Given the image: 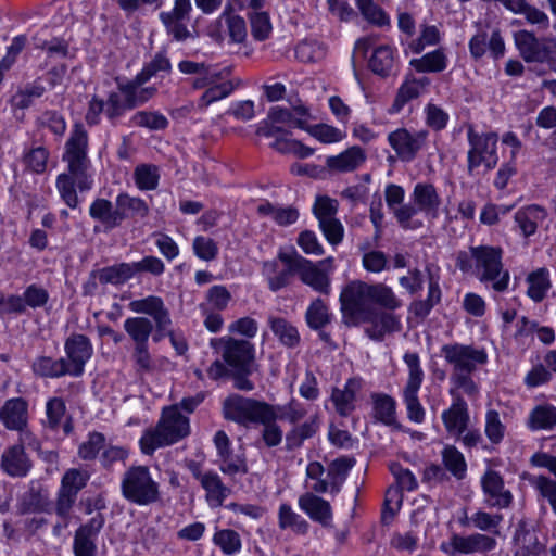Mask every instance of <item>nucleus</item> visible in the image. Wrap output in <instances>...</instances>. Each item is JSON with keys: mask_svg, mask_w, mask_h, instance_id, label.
I'll return each mask as SVG.
<instances>
[{"mask_svg": "<svg viewBox=\"0 0 556 556\" xmlns=\"http://www.w3.org/2000/svg\"><path fill=\"white\" fill-rule=\"evenodd\" d=\"M235 90L232 81L217 84V81L208 87L200 97L198 108L203 110L215 101L228 97Z\"/></svg>", "mask_w": 556, "mask_h": 556, "instance_id": "nucleus-55", "label": "nucleus"}, {"mask_svg": "<svg viewBox=\"0 0 556 556\" xmlns=\"http://www.w3.org/2000/svg\"><path fill=\"white\" fill-rule=\"evenodd\" d=\"M222 31L229 38L230 42L242 43L247 38L245 21L236 14L223 13L218 20Z\"/></svg>", "mask_w": 556, "mask_h": 556, "instance_id": "nucleus-42", "label": "nucleus"}, {"mask_svg": "<svg viewBox=\"0 0 556 556\" xmlns=\"http://www.w3.org/2000/svg\"><path fill=\"white\" fill-rule=\"evenodd\" d=\"M278 258L285 264L282 270H278L276 261H267L263 263L262 274L266 277L268 288L273 292H277L291 283L292 277L296 276V252L279 253Z\"/></svg>", "mask_w": 556, "mask_h": 556, "instance_id": "nucleus-18", "label": "nucleus"}, {"mask_svg": "<svg viewBox=\"0 0 556 556\" xmlns=\"http://www.w3.org/2000/svg\"><path fill=\"white\" fill-rule=\"evenodd\" d=\"M514 556H540L545 546L539 541L538 533L519 523L514 534Z\"/></svg>", "mask_w": 556, "mask_h": 556, "instance_id": "nucleus-28", "label": "nucleus"}, {"mask_svg": "<svg viewBox=\"0 0 556 556\" xmlns=\"http://www.w3.org/2000/svg\"><path fill=\"white\" fill-rule=\"evenodd\" d=\"M502 258L503 250L500 247H470L468 251L458 252L456 267L464 274H472L481 282H491L496 292H504L508 288L510 276L504 268Z\"/></svg>", "mask_w": 556, "mask_h": 556, "instance_id": "nucleus-3", "label": "nucleus"}, {"mask_svg": "<svg viewBox=\"0 0 556 556\" xmlns=\"http://www.w3.org/2000/svg\"><path fill=\"white\" fill-rule=\"evenodd\" d=\"M147 81H138L137 75L126 83L118 84V90L123 96H129L130 106L137 108L152 99L157 89L154 86L142 87Z\"/></svg>", "mask_w": 556, "mask_h": 556, "instance_id": "nucleus-35", "label": "nucleus"}, {"mask_svg": "<svg viewBox=\"0 0 556 556\" xmlns=\"http://www.w3.org/2000/svg\"><path fill=\"white\" fill-rule=\"evenodd\" d=\"M450 544L454 552L463 554L488 553L496 547V540L482 533H472L467 536L455 534Z\"/></svg>", "mask_w": 556, "mask_h": 556, "instance_id": "nucleus-25", "label": "nucleus"}, {"mask_svg": "<svg viewBox=\"0 0 556 556\" xmlns=\"http://www.w3.org/2000/svg\"><path fill=\"white\" fill-rule=\"evenodd\" d=\"M223 414L227 420L239 425L266 422L277 419V412L274 405L239 394L227 396L223 403Z\"/></svg>", "mask_w": 556, "mask_h": 556, "instance_id": "nucleus-7", "label": "nucleus"}, {"mask_svg": "<svg viewBox=\"0 0 556 556\" xmlns=\"http://www.w3.org/2000/svg\"><path fill=\"white\" fill-rule=\"evenodd\" d=\"M469 420L468 406L462 395L455 396L450 408L442 413L446 431L458 439L467 430Z\"/></svg>", "mask_w": 556, "mask_h": 556, "instance_id": "nucleus-24", "label": "nucleus"}, {"mask_svg": "<svg viewBox=\"0 0 556 556\" xmlns=\"http://www.w3.org/2000/svg\"><path fill=\"white\" fill-rule=\"evenodd\" d=\"M172 71V63L166 55V52H157L153 59L148 62L143 68L137 74V80L149 81L151 78L157 76L160 73H169Z\"/></svg>", "mask_w": 556, "mask_h": 556, "instance_id": "nucleus-51", "label": "nucleus"}, {"mask_svg": "<svg viewBox=\"0 0 556 556\" xmlns=\"http://www.w3.org/2000/svg\"><path fill=\"white\" fill-rule=\"evenodd\" d=\"M135 181L141 190H153L159 184L157 167L153 165L142 164L136 167Z\"/></svg>", "mask_w": 556, "mask_h": 556, "instance_id": "nucleus-59", "label": "nucleus"}, {"mask_svg": "<svg viewBox=\"0 0 556 556\" xmlns=\"http://www.w3.org/2000/svg\"><path fill=\"white\" fill-rule=\"evenodd\" d=\"M131 122L135 126L150 130H163L168 126V119L159 112L139 111L134 114Z\"/></svg>", "mask_w": 556, "mask_h": 556, "instance_id": "nucleus-54", "label": "nucleus"}, {"mask_svg": "<svg viewBox=\"0 0 556 556\" xmlns=\"http://www.w3.org/2000/svg\"><path fill=\"white\" fill-rule=\"evenodd\" d=\"M363 380L358 377L350 378L343 389L334 388L331 401L336 412L342 416H349L355 409L356 393L362 389Z\"/></svg>", "mask_w": 556, "mask_h": 556, "instance_id": "nucleus-26", "label": "nucleus"}, {"mask_svg": "<svg viewBox=\"0 0 556 556\" xmlns=\"http://www.w3.org/2000/svg\"><path fill=\"white\" fill-rule=\"evenodd\" d=\"M354 464L355 459L348 456L339 457L330 463L328 466L327 477L329 479L332 493H338L341 490V486Z\"/></svg>", "mask_w": 556, "mask_h": 556, "instance_id": "nucleus-45", "label": "nucleus"}, {"mask_svg": "<svg viewBox=\"0 0 556 556\" xmlns=\"http://www.w3.org/2000/svg\"><path fill=\"white\" fill-rule=\"evenodd\" d=\"M0 421L5 429L17 431L21 442L37 445L34 433L28 429V403L23 397L7 400L0 408Z\"/></svg>", "mask_w": 556, "mask_h": 556, "instance_id": "nucleus-13", "label": "nucleus"}, {"mask_svg": "<svg viewBox=\"0 0 556 556\" xmlns=\"http://www.w3.org/2000/svg\"><path fill=\"white\" fill-rule=\"evenodd\" d=\"M501 4L515 14H522L529 24L546 29L549 18L545 12L531 5L527 0H502Z\"/></svg>", "mask_w": 556, "mask_h": 556, "instance_id": "nucleus-32", "label": "nucleus"}, {"mask_svg": "<svg viewBox=\"0 0 556 556\" xmlns=\"http://www.w3.org/2000/svg\"><path fill=\"white\" fill-rule=\"evenodd\" d=\"M296 276L305 286L315 292L328 295L331 290L329 269H324L315 262L296 253Z\"/></svg>", "mask_w": 556, "mask_h": 556, "instance_id": "nucleus-20", "label": "nucleus"}, {"mask_svg": "<svg viewBox=\"0 0 556 556\" xmlns=\"http://www.w3.org/2000/svg\"><path fill=\"white\" fill-rule=\"evenodd\" d=\"M92 276L98 278L101 285H123L134 275L131 263H119L116 265L103 267L97 270H92Z\"/></svg>", "mask_w": 556, "mask_h": 556, "instance_id": "nucleus-36", "label": "nucleus"}, {"mask_svg": "<svg viewBox=\"0 0 556 556\" xmlns=\"http://www.w3.org/2000/svg\"><path fill=\"white\" fill-rule=\"evenodd\" d=\"M33 371L42 378H60L68 375L65 358L53 359L49 356H39L33 363Z\"/></svg>", "mask_w": 556, "mask_h": 556, "instance_id": "nucleus-43", "label": "nucleus"}, {"mask_svg": "<svg viewBox=\"0 0 556 556\" xmlns=\"http://www.w3.org/2000/svg\"><path fill=\"white\" fill-rule=\"evenodd\" d=\"M192 249L194 254L203 261L211 262L218 254L217 243L208 237L198 236L193 239Z\"/></svg>", "mask_w": 556, "mask_h": 556, "instance_id": "nucleus-63", "label": "nucleus"}, {"mask_svg": "<svg viewBox=\"0 0 556 556\" xmlns=\"http://www.w3.org/2000/svg\"><path fill=\"white\" fill-rule=\"evenodd\" d=\"M375 418L384 425H395V401L387 394L371 395Z\"/></svg>", "mask_w": 556, "mask_h": 556, "instance_id": "nucleus-50", "label": "nucleus"}, {"mask_svg": "<svg viewBox=\"0 0 556 556\" xmlns=\"http://www.w3.org/2000/svg\"><path fill=\"white\" fill-rule=\"evenodd\" d=\"M472 372L466 374H451L450 380L452 383V388L450 389V394L453 396L460 395L457 393L462 391L465 395L470 399H477L479 395V386L472 379Z\"/></svg>", "mask_w": 556, "mask_h": 556, "instance_id": "nucleus-52", "label": "nucleus"}, {"mask_svg": "<svg viewBox=\"0 0 556 556\" xmlns=\"http://www.w3.org/2000/svg\"><path fill=\"white\" fill-rule=\"evenodd\" d=\"M441 354L447 364L452 366L451 374L475 372L478 366L488 362V354L484 349L460 343L444 344Z\"/></svg>", "mask_w": 556, "mask_h": 556, "instance_id": "nucleus-11", "label": "nucleus"}, {"mask_svg": "<svg viewBox=\"0 0 556 556\" xmlns=\"http://www.w3.org/2000/svg\"><path fill=\"white\" fill-rule=\"evenodd\" d=\"M89 214L106 229H113L122 224L117 206L114 208L112 202L106 199L94 200L90 205Z\"/></svg>", "mask_w": 556, "mask_h": 556, "instance_id": "nucleus-40", "label": "nucleus"}, {"mask_svg": "<svg viewBox=\"0 0 556 556\" xmlns=\"http://www.w3.org/2000/svg\"><path fill=\"white\" fill-rule=\"evenodd\" d=\"M546 211L536 204L525 206L515 213V222L525 237L536 232L539 224L546 218Z\"/></svg>", "mask_w": 556, "mask_h": 556, "instance_id": "nucleus-33", "label": "nucleus"}, {"mask_svg": "<svg viewBox=\"0 0 556 556\" xmlns=\"http://www.w3.org/2000/svg\"><path fill=\"white\" fill-rule=\"evenodd\" d=\"M369 70L377 76L387 78L396 73L397 58L395 50L389 45L378 46L368 60Z\"/></svg>", "mask_w": 556, "mask_h": 556, "instance_id": "nucleus-27", "label": "nucleus"}, {"mask_svg": "<svg viewBox=\"0 0 556 556\" xmlns=\"http://www.w3.org/2000/svg\"><path fill=\"white\" fill-rule=\"evenodd\" d=\"M481 488L489 507L503 509L510 506L513 494L505 488L504 479L498 471L488 469L481 477Z\"/></svg>", "mask_w": 556, "mask_h": 556, "instance_id": "nucleus-19", "label": "nucleus"}, {"mask_svg": "<svg viewBox=\"0 0 556 556\" xmlns=\"http://www.w3.org/2000/svg\"><path fill=\"white\" fill-rule=\"evenodd\" d=\"M428 130L397 128L388 135V143L402 162L414 161L428 141Z\"/></svg>", "mask_w": 556, "mask_h": 556, "instance_id": "nucleus-15", "label": "nucleus"}, {"mask_svg": "<svg viewBox=\"0 0 556 556\" xmlns=\"http://www.w3.org/2000/svg\"><path fill=\"white\" fill-rule=\"evenodd\" d=\"M164 441L169 445L178 442L189 434V419L177 407H170L163 412L162 419L157 424Z\"/></svg>", "mask_w": 556, "mask_h": 556, "instance_id": "nucleus-23", "label": "nucleus"}, {"mask_svg": "<svg viewBox=\"0 0 556 556\" xmlns=\"http://www.w3.org/2000/svg\"><path fill=\"white\" fill-rule=\"evenodd\" d=\"M129 308L134 313L144 314L153 318L155 324L153 340L155 342L168 337L177 354L184 355L187 352V341L184 337L177 336L172 329L173 323L169 311L160 296L149 295L144 299L134 300L129 303Z\"/></svg>", "mask_w": 556, "mask_h": 556, "instance_id": "nucleus-4", "label": "nucleus"}, {"mask_svg": "<svg viewBox=\"0 0 556 556\" xmlns=\"http://www.w3.org/2000/svg\"><path fill=\"white\" fill-rule=\"evenodd\" d=\"M191 10V0H175L174 8L170 11L160 13V21L164 25L167 35L175 41L182 42L193 38V34L186 25V21L190 18Z\"/></svg>", "mask_w": 556, "mask_h": 556, "instance_id": "nucleus-16", "label": "nucleus"}, {"mask_svg": "<svg viewBox=\"0 0 556 556\" xmlns=\"http://www.w3.org/2000/svg\"><path fill=\"white\" fill-rule=\"evenodd\" d=\"M154 320L147 317H129L124 321V330L129 336L134 345L149 343V337L153 333Z\"/></svg>", "mask_w": 556, "mask_h": 556, "instance_id": "nucleus-39", "label": "nucleus"}, {"mask_svg": "<svg viewBox=\"0 0 556 556\" xmlns=\"http://www.w3.org/2000/svg\"><path fill=\"white\" fill-rule=\"evenodd\" d=\"M410 198L413 204H403L394 210V216L403 228L417 227L412 220L418 212L431 219L439 216L442 199L433 184L417 182Z\"/></svg>", "mask_w": 556, "mask_h": 556, "instance_id": "nucleus-6", "label": "nucleus"}, {"mask_svg": "<svg viewBox=\"0 0 556 556\" xmlns=\"http://www.w3.org/2000/svg\"><path fill=\"white\" fill-rule=\"evenodd\" d=\"M205 490V500L213 507H219L230 494V489L224 484L218 473L208 470L205 477L200 481Z\"/></svg>", "mask_w": 556, "mask_h": 556, "instance_id": "nucleus-34", "label": "nucleus"}, {"mask_svg": "<svg viewBox=\"0 0 556 556\" xmlns=\"http://www.w3.org/2000/svg\"><path fill=\"white\" fill-rule=\"evenodd\" d=\"M514 40L526 63L546 64L551 70H556V39L536 37L533 31L522 29L514 34Z\"/></svg>", "mask_w": 556, "mask_h": 556, "instance_id": "nucleus-9", "label": "nucleus"}, {"mask_svg": "<svg viewBox=\"0 0 556 556\" xmlns=\"http://www.w3.org/2000/svg\"><path fill=\"white\" fill-rule=\"evenodd\" d=\"M299 506L312 520L320 522L323 526L329 525L332 519L329 502L311 492L299 497Z\"/></svg>", "mask_w": 556, "mask_h": 556, "instance_id": "nucleus-30", "label": "nucleus"}, {"mask_svg": "<svg viewBox=\"0 0 556 556\" xmlns=\"http://www.w3.org/2000/svg\"><path fill=\"white\" fill-rule=\"evenodd\" d=\"M89 478L90 476L86 470L76 468L68 469L62 478L61 489L71 491L77 495L78 492L86 486Z\"/></svg>", "mask_w": 556, "mask_h": 556, "instance_id": "nucleus-60", "label": "nucleus"}, {"mask_svg": "<svg viewBox=\"0 0 556 556\" xmlns=\"http://www.w3.org/2000/svg\"><path fill=\"white\" fill-rule=\"evenodd\" d=\"M305 320L313 330H321L331 323V314L326 303L317 298L311 302L306 312Z\"/></svg>", "mask_w": 556, "mask_h": 556, "instance_id": "nucleus-47", "label": "nucleus"}, {"mask_svg": "<svg viewBox=\"0 0 556 556\" xmlns=\"http://www.w3.org/2000/svg\"><path fill=\"white\" fill-rule=\"evenodd\" d=\"M528 295L535 302L542 301L549 288L547 273L544 269L532 273L528 277Z\"/></svg>", "mask_w": 556, "mask_h": 556, "instance_id": "nucleus-58", "label": "nucleus"}, {"mask_svg": "<svg viewBox=\"0 0 556 556\" xmlns=\"http://www.w3.org/2000/svg\"><path fill=\"white\" fill-rule=\"evenodd\" d=\"M410 65L419 73H439L447 66V58L442 49H437L419 59L410 60Z\"/></svg>", "mask_w": 556, "mask_h": 556, "instance_id": "nucleus-46", "label": "nucleus"}, {"mask_svg": "<svg viewBox=\"0 0 556 556\" xmlns=\"http://www.w3.org/2000/svg\"><path fill=\"white\" fill-rule=\"evenodd\" d=\"M278 525L282 530L290 529L296 534H306L308 522L288 504H281L278 510Z\"/></svg>", "mask_w": 556, "mask_h": 556, "instance_id": "nucleus-48", "label": "nucleus"}, {"mask_svg": "<svg viewBox=\"0 0 556 556\" xmlns=\"http://www.w3.org/2000/svg\"><path fill=\"white\" fill-rule=\"evenodd\" d=\"M121 489L127 501L141 506L152 504L160 497L159 484L146 466L128 468L122 478Z\"/></svg>", "mask_w": 556, "mask_h": 556, "instance_id": "nucleus-8", "label": "nucleus"}, {"mask_svg": "<svg viewBox=\"0 0 556 556\" xmlns=\"http://www.w3.org/2000/svg\"><path fill=\"white\" fill-rule=\"evenodd\" d=\"M27 442H18L7 447L0 460L1 470L12 478L26 477L33 467V463L25 452Z\"/></svg>", "mask_w": 556, "mask_h": 556, "instance_id": "nucleus-22", "label": "nucleus"}, {"mask_svg": "<svg viewBox=\"0 0 556 556\" xmlns=\"http://www.w3.org/2000/svg\"><path fill=\"white\" fill-rule=\"evenodd\" d=\"M532 430H553L556 428V407L549 404L535 406L528 418Z\"/></svg>", "mask_w": 556, "mask_h": 556, "instance_id": "nucleus-44", "label": "nucleus"}, {"mask_svg": "<svg viewBox=\"0 0 556 556\" xmlns=\"http://www.w3.org/2000/svg\"><path fill=\"white\" fill-rule=\"evenodd\" d=\"M131 357L135 364V370L139 376L150 374L155 369V362L149 352V343L134 345Z\"/></svg>", "mask_w": 556, "mask_h": 556, "instance_id": "nucleus-57", "label": "nucleus"}, {"mask_svg": "<svg viewBox=\"0 0 556 556\" xmlns=\"http://www.w3.org/2000/svg\"><path fill=\"white\" fill-rule=\"evenodd\" d=\"M469 150L467 152V172L473 177L494 169L498 163L496 132H478L472 127L467 131Z\"/></svg>", "mask_w": 556, "mask_h": 556, "instance_id": "nucleus-5", "label": "nucleus"}, {"mask_svg": "<svg viewBox=\"0 0 556 556\" xmlns=\"http://www.w3.org/2000/svg\"><path fill=\"white\" fill-rule=\"evenodd\" d=\"M211 345L218 351L230 371L253 372L255 348L249 340L227 336L212 339Z\"/></svg>", "mask_w": 556, "mask_h": 556, "instance_id": "nucleus-10", "label": "nucleus"}, {"mask_svg": "<svg viewBox=\"0 0 556 556\" xmlns=\"http://www.w3.org/2000/svg\"><path fill=\"white\" fill-rule=\"evenodd\" d=\"M441 455L444 469L450 471L457 480H463L467 472L464 455L453 445L445 446Z\"/></svg>", "mask_w": 556, "mask_h": 556, "instance_id": "nucleus-49", "label": "nucleus"}, {"mask_svg": "<svg viewBox=\"0 0 556 556\" xmlns=\"http://www.w3.org/2000/svg\"><path fill=\"white\" fill-rule=\"evenodd\" d=\"M268 325L279 342L289 349H294L300 344L301 337L298 328L282 317L270 316Z\"/></svg>", "mask_w": 556, "mask_h": 556, "instance_id": "nucleus-38", "label": "nucleus"}, {"mask_svg": "<svg viewBox=\"0 0 556 556\" xmlns=\"http://www.w3.org/2000/svg\"><path fill=\"white\" fill-rule=\"evenodd\" d=\"M429 85L430 79L428 77L415 78L407 76L397 90L390 112L399 113L406 103L421 96Z\"/></svg>", "mask_w": 556, "mask_h": 556, "instance_id": "nucleus-29", "label": "nucleus"}, {"mask_svg": "<svg viewBox=\"0 0 556 556\" xmlns=\"http://www.w3.org/2000/svg\"><path fill=\"white\" fill-rule=\"evenodd\" d=\"M404 362L408 367V379L403 391L404 403L409 420L420 424L425 419V409L418 399V391L424 380L417 353H406Z\"/></svg>", "mask_w": 556, "mask_h": 556, "instance_id": "nucleus-12", "label": "nucleus"}, {"mask_svg": "<svg viewBox=\"0 0 556 556\" xmlns=\"http://www.w3.org/2000/svg\"><path fill=\"white\" fill-rule=\"evenodd\" d=\"M115 204L118 214H121V222L126 218H144L149 214V206L146 201L130 197L128 193H119L116 197Z\"/></svg>", "mask_w": 556, "mask_h": 556, "instance_id": "nucleus-41", "label": "nucleus"}, {"mask_svg": "<svg viewBox=\"0 0 556 556\" xmlns=\"http://www.w3.org/2000/svg\"><path fill=\"white\" fill-rule=\"evenodd\" d=\"M356 4L362 15L369 23L378 26H384L390 23L388 15L374 0H357Z\"/></svg>", "mask_w": 556, "mask_h": 556, "instance_id": "nucleus-56", "label": "nucleus"}, {"mask_svg": "<svg viewBox=\"0 0 556 556\" xmlns=\"http://www.w3.org/2000/svg\"><path fill=\"white\" fill-rule=\"evenodd\" d=\"M105 437L100 432H90L87 441L78 447V455L84 460H92L97 457L99 451L104 447Z\"/></svg>", "mask_w": 556, "mask_h": 556, "instance_id": "nucleus-61", "label": "nucleus"}, {"mask_svg": "<svg viewBox=\"0 0 556 556\" xmlns=\"http://www.w3.org/2000/svg\"><path fill=\"white\" fill-rule=\"evenodd\" d=\"M104 525V517L101 514L93 516L88 522L81 525L74 535L73 552L75 556H96L97 536Z\"/></svg>", "mask_w": 556, "mask_h": 556, "instance_id": "nucleus-21", "label": "nucleus"}, {"mask_svg": "<svg viewBox=\"0 0 556 556\" xmlns=\"http://www.w3.org/2000/svg\"><path fill=\"white\" fill-rule=\"evenodd\" d=\"M66 353L65 366L68 368V376L79 377L85 370L86 363L92 356V345L85 334H71L64 344Z\"/></svg>", "mask_w": 556, "mask_h": 556, "instance_id": "nucleus-17", "label": "nucleus"}, {"mask_svg": "<svg viewBox=\"0 0 556 556\" xmlns=\"http://www.w3.org/2000/svg\"><path fill=\"white\" fill-rule=\"evenodd\" d=\"M275 409L278 416L277 419L287 420L291 424H296L306 415L304 406L294 399L285 405L275 406Z\"/></svg>", "mask_w": 556, "mask_h": 556, "instance_id": "nucleus-64", "label": "nucleus"}, {"mask_svg": "<svg viewBox=\"0 0 556 556\" xmlns=\"http://www.w3.org/2000/svg\"><path fill=\"white\" fill-rule=\"evenodd\" d=\"M305 130L323 143H334L344 138L340 129L328 124L308 126Z\"/></svg>", "mask_w": 556, "mask_h": 556, "instance_id": "nucleus-62", "label": "nucleus"}, {"mask_svg": "<svg viewBox=\"0 0 556 556\" xmlns=\"http://www.w3.org/2000/svg\"><path fill=\"white\" fill-rule=\"evenodd\" d=\"M88 132L79 123L73 126L70 137L65 143L63 161L67 163V173H62L56 178V189L71 208L77 207L79 200L75 189L84 192L92 187V179L88 174L90 161L87 155Z\"/></svg>", "mask_w": 556, "mask_h": 556, "instance_id": "nucleus-2", "label": "nucleus"}, {"mask_svg": "<svg viewBox=\"0 0 556 556\" xmlns=\"http://www.w3.org/2000/svg\"><path fill=\"white\" fill-rule=\"evenodd\" d=\"M319 424L318 416L314 415L302 425L292 428L286 434V450L294 451L301 447L305 440L313 438L317 433Z\"/></svg>", "mask_w": 556, "mask_h": 556, "instance_id": "nucleus-37", "label": "nucleus"}, {"mask_svg": "<svg viewBox=\"0 0 556 556\" xmlns=\"http://www.w3.org/2000/svg\"><path fill=\"white\" fill-rule=\"evenodd\" d=\"M217 451V465L219 470L227 476L247 475L249 466L244 451L240 447L235 451L231 442L224 430H218L213 439Z\"/></svg>", "mask_w": 556, "mask_h": 556, "instance_id": "nucleus-14", "label": "nucleus"}, {"mask_svg": "<svg viewBox=\"0 0 556 556\" xmlns=\"http://www.w3.org/2000/svg\"><path fill=\"white\" fill-rule=\"evenodd\" d=\"M365 161L366 153L364 149L353 146L338 155L327 157L326 165L330 170L346 173L355 170Z\"/></svg>", "mask_w": 556, "mask_h": 556, "instance_id": "nucleus-31", "label": "nucleus"}, {"mask_svg": "<svg viewBox=\"0 0 556 556\" xmlns=\"http://www.w3.org/2000/svg\"><path fill=\"white\" fill-rule=\"evenodd\" d=\"M343 323L358 326L369 323L365 333L374 341H382L388 333L399 331L400 318L393 312L402 306L392 288L378 282L353 280L343 287L340 294Z\"/></svg>", "mask_w": 556, "mask_h": 556, "instance_id": "nucleus-1", "label": "nucleus"}, {"mask_svg": "<svg viewBox=\"0 0 556 556\" xmlns=\"http://www.w3.org/2000/svg\"><path fill=\"white\" fill-rule=\"evenodd\" d=\"M502 521L503 516L501 514H490L484 510H478L467 519V522L473 528L491 532L494 535L500 534L498 528Z\"/></svg>", "mask_w": 556, "mask_h": 556, "instance_id": "nucleus-53", "label": "nucleus"}]
</instances>
